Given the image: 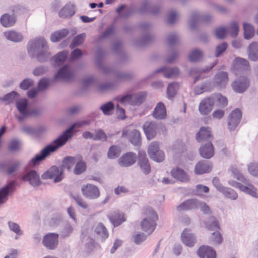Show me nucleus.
Wrapping results in <instances>:
<instances>
[{"label":"nucleus","instance_id":"nucleus-1","mask_svg":"<svg viewBox=\"0 0 258 258\" xmlns=\"http://www.w3.org/2000/svg\"><path fill=\"white\" fill-rule=\"evenodd\" d=\"M76 126L79 127L83 126L81 122L74 123L51 144L45 146L40 151L39 154L36 155L29 161L28 165L32 167L38 165L40 162L49 156L51 153L55 152L58 148L64 146L73 137L74 130Z\"/></svg>","mask_w":258,"mask_h":258},{"label":"nucleus","instance_id":"nucleus-2","mask_svg":"<svg viewBox=\"0 0 258 258\" xmlns=\"http://www.w3.org/2000/svg\"><path fill=\"white\" fill-rule=\"evenodd\" d=\"M27 51L32 58H35L40 62L47 61L51 56L49 46L43 37H36L29 41Z\"/></svg>","mask_w":258,"mask_h":258},{"label":"nucleus","instance_id":"nucleus-3","mask_svg":"<svg viewBox=\"0 0 258 258\" xmlns=\"http://www.w3.org/2000/svg\"><path fill=\"white\" fill-rule=\"evenodd\" d=\"M97 63L100 69L105 74H109L113 73L115 78L114 82H116L117 86L119 83L127 81L133 77V74L131 72L115 71L114 68L112 67L105 66L99 62H98Z\"/></svg>","mask_w":258,"mask_h":258},{"label":"nucleus","instance_id":"nucleus-4","mask_svg":"<svg viewBox=\"0 0 258 258\" xmlns=\"http://www.w3.org/2000/svg\"><path fill=\"white\" fill-rule=\"evenodd\" d=\"M75 72L73 68L69 65L61 67L54 76V80L62 81L66 83L73 82L75 79Z\"/></svg>","mask_w":258,"mask_h":258},{"label":"nucleus","instance_id":"nucleus-5","mask_svg":"<svg viewBox=\"0 0 258 258\" xmlns=\"http://www.w3.org/2000/svg\"><path fill=\"white\" fill-rule=\"evenodd\" d=\"M157 219V215L155 212L152 209L149 210L147 216L144 218L141 223L142 229L149 234H151L155 229Z\"/></svg>","mask_w":258,"mask_h":258},{"label":"nucleus","instance_id":"nucleus-6","mask_svg":"<svg viewBox=\"0 0 258 258\" xmlns=\"http://www.w3.org/2000/svg\"><path fill=\"white\" fill-rule=\"evenodd\" d=\"M86 234L91 238L98 237L102 240L105 239L108 236L106 228L101 223L95 224L91 228L88 229L86 231Z\"/></svg>","mask_w":258,"mask_h":258},{"label":"nucleus","instance_id":"nucleus-7","mask_svg":"<svg viewBox=\"0 0 258 258\" xmlns=\"http://www.w3.org/2000/svg\"><path fill=\"white\" fill-rule=\"evenodd\" d=\"M16 105L19 112V114L16 115V118L19 121L23 122L30 116L28 101L26 99H21L17 101Z\"/></svg>","mask_w":258,"mask_h":258},{"label":"nucleus","instance_id":"nucleus-8","mask_svg":"<svg viewBox=\"0 0 258 258\" xmlns=\"http://www.w3.org/2000/svg\"><path fill=\"white\" fill-rule=\"evenodd\" d=\"M63 167L56 166L51 167L41 175L43 179H53L55 183L60 182L63 178Z\"/></svg>","mask_w":258,"mask_h":258},{"label":"nucleus","instance_id":"nucleus-9","mask_svg":"<svg viewBox=\"0 0 258 258\" xmlns=\"http://www.w3.org/2000/svg\"><path fill=\"white\" fill-rule=\"evenodd\" d=\"M148 153L151 159L157 162H162L165 158L164 152L159 149V144L157 142H152L149 147Z\"/></svg>","mask_w":258,"mask_h":258},{"label":"nucleus","instance_id":"nucleus-10","mask_svg":"<svg viewBox=\"0 0 258 258\" xmlns=\"http://www.w3.org/2000/svg\"><path fill=\"white\" fill-rule=\"evenodd\" d=\"M82 195L89 200L96 199L100 196V191L96 185L88 183L84 184L81 187Z\"/></svg>","mask_w":258,"mask_h":258},{"label":"nucleus","instance_id":"nucleus-11","mask_svg":"<svg viewBox=\"0 0 258 258\" xmlns=\"http://www.w3.org/2000/svg\"><path fill=\"white\" fill-rule=\"evenodd\" d=\"M248 61L244 58L237 57L232 63V69L235 75L244 73L249 69Z\"/></svg>","mask_w":258,"mask_h":258},{"label":"nucleus","instance_id":"nucleus-12","mask_svg":"<svg viewBox=\"0 0 258 258\" xmlns=\"http://www.w3.org/2000/svg\"><path fill=\"white\" fill-rule=\"evenodd\" d=\"M234 92L242 93L245 92L249 86V81L245 76L236 79L231 85Z\"/></svg>","mask_w":258,"mask_h":258},{"label":"nucleus","instance_id":"nucleus-13","mask_svg":"<svg viewBox=\"0 0 258 258\" xmlns=\"http://www.w3.org/2000/svg\"><path fill=\"white\" fill-rule=\"evenodd\" d=\"M22 179L24 181L29 182L33 186H38L41 184L39 175L34 170H26Z\"/></svg>","mask_w":258,"mask_h":258},{"label":"nucleus","instance_id":"nucleus-14","mask_svg":"<svg viewBox=\"0 0 258 258\" xmlns=\"http://www.w3.org/2000/svg\"><path fill=\"white\" fill-rule=\"evenodd\" d=\"M42 243L47 249H55L58 244V234L56 233H49L44 236Z\"/></svg>","mask_w":258,"mask_h":258},{"label":"nucleus","instance_id":"nucleus-15","mask_svg":"<svg viewBox=\"0 0 258 258\" xmlns=\"http://www.w3.org/2000/svg\"><path fill=\"white\" fill-rule=\"evenodd\" d=\"M200 19L204 22L208 23L212 20V16L209 13L201 16L197 12H192L188 19V24L191 29L196 28L197 22Z\"/></svg>","mask_w":258,"mask_h":258},{"label":"nucleus","instance_id":"nucleus-16","mask_svg":"<svg viewBox=\"0 0 258 258\" xmlns=\"http://www.w3.org/2000/svg\"><path fill=\"white\" fill-rule=\"evenodd\" d=\"M214 104V98L207 97L203 99L199 106V110L202 115H206L209 114L212 110Z\"/></svg>","mask_w":258,"mask_h":258},{"label":"nucleus","instance_id":"nucleus-17","mask_svg":"<svg viewBox=\"0 0 258 258\" xmlns=\"http://www.w3.org/2000/svg\"><path fill=\"white\" fill-rule=\"evenodd\" d=\"M242 113L239 109H235L232 111L228 117V127L230 131L234 130L239 123Z\"/></svg>","mask_w":258,"mask_h":258},{"label":"nucleus","instance_id":"nucleus-18","mask_svg":"<svg viewBox=\"0 0 258 258\" xmlns=\"http://www.w3.org/2000/svg\"><path fill=\"white\" fill-rule=\"evenodd\" d=\"M148 140L153 139L157 134L158 125L155 121H147L143 126Z\"/></svg>","mask_w":258,"mask_h":258},{"label":"nucleus","instance_id":"nucleus-19","mask_svg":"<svg viewBox=\"0 0 258 258\" xmlns=\"http://www.w3.org/2000/svg\"><path fill=\"white\" fill-rule=\"evenodd\" d=\"M136 160V154L133 152H128L123 155L118 159V164L121 167H128L134 164Z\"/></svg>","mask_w":258,"mask_h":258},{"label":"nucleus","instance_id":"nucleus-20","mask_svg":"<svg viewBox=\"0 0 258 258\" xmlns=\"http://www.w3.org/2000/svg\"><path fill=\"white\" fill-rule=\"evenodd\" d=\"M138 164L141 169L145 174H148L151 171V166L149 162L145 152H139V161Z\"/></svg>","mask_w":258,"mask_h":258},{"label":"nucleus","instance_id":"nucleus-21","mask_svg":"<svg viewBox=\"0 0 258 258\" xmlns=\"http://www.w3.org/2000/svg\"><path fill=\"white\" fill-rule=\"evenodd\" d=\"M199 200L197 199H191L185 201L179 205L176 209L178 211H187L197 209Z\"/></svg>","mask_w":258,"mask_h":258},{"label":"nucleus","instance_id":"nucleus-22","mask_svg":"<svg viewBox=\"0 0 258 258\" xmlns=\"http://www.w3.org/2000/svg\"><path fill=\"white\" fill-rule=\"evenodd\" d=\"M212 169V165L209 161L201 160L196 165L195 172L196 174H203L210 172Z\"/></svg>","mask_w":258,"mask_h":258},{"label":"nucleus","instance_id":"nucleus-23","mask_svg":"<svg viewBox=\"0 0 258 258\" xmlns=\"http://www.w3.org/2000/svg\"><path fill=\"white\" fill-rule=\"evenodd\" d=\"M201 156L205 159H210L214 156V150L211 142L202 145L199 150Z\"/></svg>","mask_w":258,"mask_h":258},{"label":"nucleus","instance_id":"nucleus-24","mask_svg":"<svg viewBox=\"0 0 258 258\" xmlns=\"http://www.w3.org/2000/svg\"><path fill=\"white\" fill-rule=\"evenodd\" d=\"M218 63V59L214 61L213 64L210 66L207 67L206 68H194L191 69L189 72L190 75L197 76L195 77L194 83L199 80L202 77V75L210 71Z\"/></svg>","mask_w":258,"mask_h":258},{"label":"nucleus","instance_id":"nucleus-25","mask_svg":"<svg viewBox=\"0 0 258 258\" xmlns=\"http://www.w3.org/2000/svg\"><path fill=\"white\" fill-rule=\"evenodd\" d=\"M15 185V181H12L0 189V205L7 201L8 195L14 190Z\"/></svg>","mask_w":258,"mask_h":258},{"label":"nucleus","instance_id":"nucleus-26","mask_svg":"<svg viewBox=\"0 0 258 258\" xmlns=\"http://www.w3.org/2000/svg\"><path fill=\"white\" fill-rule=\"evenodd\" d=\"M159 73H162L163 76L166 78H174L178 76L179 70L177 67H162L154 72L155 74Z\"/></svg>","mask_w":258,"mask_h":258},{"label":"nucleus","instance_id":"nucleus-27","mask_svg":"<svg viewBox=\"0 0 258 258\" xmlns=\"http://www.w3.org/2000/svg\"><path fill=\"white\" fill-rule=\"evenodd\" d=\"M183 243L188 247H192L196 242V238L188 229H184L181 235Z\"/></svg>","mask_w":258,"mask_h":258},{"label":"nucleus","instance_id":"nucleus-28","mask_svg":"<svg viewBox=\"0 0 258 258\" xmlns=\"http://www.w3.org/2000/svg\"><path fill=\"white\" fill-rule=\"evenodd\" d=\"M197 254L201 258H216L215 251L209 246H202L197 250Z\"/></svg>","mask_w":258,"mask_h":258},{"label":"nucleus","instance_id":"nucleus-29","mask_svg":"<svg viewBox=\"0 0 258 258\" xmlns=\"http://www.w3.org/2000/svg\"><path fill=\"white\" fill-rule=\"evenodd\" d=\"M75 13V6L71 4H68L59 11L58 15L60 18L67 19L73 16Z\"/></svg>","mask_w":258,"mask_h":258},{"label":"nucleus","instance_id":"nucleus-30","mask_svg":"<svg viewBox=\"0 0 258 258\" xmlns=\"http://www.w3.org/2000/svg\"><path fill=\"white\" fill-rule=\"evenodd\" d=\"M243 183L244 185H242V186L240 187V190L254 198H257L258 194L257 192V188L251 183L250 181L248 179H247L246 182Z\"/></svg>","mask_w":258,"mask_h":258},{"label":"nucleus","instance_id":"nucleus-31","mask_svg":"<svg viewBox=\"0 0 258 258\" xmlns=\"http://www.w3.org/2000/svg\"><path fill=\"white\" fill-rule=\"evenodd\" d=\"M212 137L211 129L208 126H203L196 134V140L198 142H202Z\"/></svg>","mask_w":258,"mask_h":258},{"label":"nucleus","instance_id":"nucleus-32","mask_svg":"<svg viewBox=\"0 0 258 258\" xmlns=\"http://www.w3.org/2000/svg\"><path fill=\"white\" fill-rule=\"evenodd\" d=\"M152 114L156 119H164L166 116V111L164 104L162 102L158 103L156 105Z\"/></svg>","mask_w":258,"mask_h":258},{"label":"nucleus","instance_id":"nucleus-33","mask_svg":"<svg viewBox=\"0 0 258 258\" xmlns=\"http://www.w3.org/2000/svg\"><path fill=\"white\" fill-rule=\"evenodd\" d=\"M215 83L220 87L225 86L228 81V73L225 72L217 73L214 78Z\"/></svg>","mask_w":258,"mask_h":258},{"label":"nucleus","instance_id":"nucleus-34","mask_svg":"<svg viewBox=\"0 0 258 258\" xmlns=\"http://www.w3.org/2000/svg\"><path fill=\"white\" fill-rule=\"evenodd\" d=\"M171 174L173 177L181 182H186L189 180V177L185 172L181 169L176 168L171 171Z\"/></svg>","mask_w":258,"mask_h":258},{"label":"nucleus","instance_id":"nucleus-35","mask_svg":"<svg viewBox=\"0 0 258 258\" xmlns=\"http://www.w3.org/2000/svg\"><path fill=\"white\" fill-rule=\"evenodd\" d=\"M248 58L252 61L258 60V43L256 42H252L247 49Z\"/></svg>","mask_w":258,"mask_h":258},{"label":"nucleus","instance_id":"nucleus-36","mask_svg":"<svg viewBox=\"0 0 258 258\" xmlns=\"http://www.w3.org/2000/svg\"><path fill=\"white\" fill-rule=\"evenodd\" d=\"M99 109L102 112L104 115L110 116L112 115L114 113L115 105L112 102L109 101L100 105Z\"/></svg>","mask_w":258,"mask_h":258},{"label":"nucleus","instance_id":"nucleus-37","mask_svg":"<svg viewBox=\"0 0 258 258\" xmlns=\"http://www.w3.org/2000/svg\"><path fill=\"white\" fill-rule=\"evenodd\" d=\"M4 36L6 38L14 42H19L23 40V36L22 34L15 31H8L4 33Z\"/></svg>","mask_w":258,"mask_h":258},{"label":"nucleus","instance_id":"nucleus-38","mask_svg":"<svg viewBox=\"0 0 258 258\" xmlns=\"http://www.w3.org/2000/svg\"><path fill=\"white\" fill-rule=\"evenodd\" d=\"M86 163L82 160V156L79 155L78 160L74 169V173L76 175L81 174L86 170Z\"/></svg>","mask_w":258,"mask_h":258},{"label":"nucleus","instance_id":"nucleus-39","mask_svg":"<svg viewBox=\"0 0 258 258\" xmlns=\"http://www.w3.org/2000/svg\"><path fill=\"white\" fill-rule=\"evenodd\" d=\"M243 29L244 31V37L245 39L249 40L254 36V28L250 23H243Z\"/></svg>","mask_w":258,"mask_h":258},{"label":"nucleus","instance_id":"nucleus-40","mask_svg":"<svg viewBox=\"0 0 258 258\" xmlns=\"http://www.w3.org/2000/svg\"><path fill=\"white\" fill-rule=\"evenodd\" d=\"M0 21L4 27H9L14 25L16 22V18L14 15L5 14L1 17Z\"/></svg>","mask_w":258,"mask_h":258},{"label":"nucleus","instance_id":"nucleus-41","mask_svg":"<svg viewBox=\"0 0 258 258\" xmlns=\"http://www.w3.org/2000/svg\"><path fill=\"white\" fill-rule=\"evenodd\" d=\"M128 138L131 143L135 145H140L141 141V134L139 131L133 130L128 133Z\"/></svg>","mask_w":258,"mask_h":258},{"label":"nucleus","instance_id":"nucleus-42","mask_svg":"<svg viewBox=\"0 0 258 258\" xmlns=\"http://www.w3.org/2000/svg\"><path fill=\"white\" fill-rule=\"evenodd\" d=\"M68 34L69 30L68 29H61L52 33L50 36V39L52 42H57L61 39L66 37Z\"/></svg>","mask_w":258,"mask_h":258},{"label":"nucleus","instance_id":"nucleus-43","mask_svg":"<svg viewBox=\"0 0 258 258\" xmlns=\"http://www.w3.org/2000/svg\"><path fill=\"white\" fill-rule=\"evenodd\" d=\"M78 158L79 155L74 157H66L63 160V166L62 167H63V168L66 167L69 171H70L74 164L76 163Z\"/></svg>","mask_w":258,"mask_h":258},{"label":"nucleus","instance_id":"nucleus-44","mask_svg":"<svg viewBox=\"0 0 258 258\" xmlns=\"http://www.w3.org/2000/svg\"><path fill=\"white\" fill-rule=\"evenodd\" d=\"M146 99V94L144 92H139L133 94V106H137L141 104Z\"/></svg>","mask_w":258,"mask_h":258},{"label":"nucleus","instance_id":"nucleus-45","mask_svg":"<svg viewBox=\"0 0 258 258\" xmlns=\"http://www.w3.org/2000/svg\"><path fill=\"white\" fill-rule=\"evenodd\" d=\"M206 228L209 230H214L219 228L218 221L214 216H210L205 223Z\"/></svg>","mask_w":258,"mask_h":258},{"label":"nucleus","instance_id":"nucleus-46","mask_svg":"<svg viewBox=\"0 0 258 258\" xmlns=\"http://www.w3.org/2000/svg\"><path fill=\"white\" fill-rule=\"evenodd\" d=\"M141 12H149L153 14H157L160 11V8L158 7H154L151 8L150 4L148 2H144L140 10Z\"/></svg>","mask_w":258,"mask_h":258},{"label":"nucleus","instance_id":"nucleus-47","mask_svg":"<svg viewBox=\"0 0 258 258\" xmlns=\"http://www.w3.org/2000/svg\"><path fill=\"white\" fill-rule=\"evenodd\" d=\"M68 51H62L58 53L55 56L53 57L55 63L56 65L59 66L62 64L66 60L68 55Z\"/></svg>","mask_w":258,"mask_h":258},{"label":"nucleus","instance_id":"nucleus-48","mask_svg":"<svg viewBox=\"0 0 258 258\" xmlns=\"http://www.w3.org/2000/svg\"><path fill=\"white\" fill-rule=\"evenodd\" d=\"M121 150L119 147L117 146H111L107 153V157L109 159H115L119 156Z\"/></svg>","mask_w":258,"mask_h":258},{"label":"nucleus","instance_id":"nucleus-49","mask_svg":"<svg viewBox=\"0 0 258 258\" xmlns=\"http://www.w3.org/2000/svg\"><path fill=\"white\" fill-rule=\"evenodd\" d=\"M226 198L232 200H235L238 198V195L233 189L229 187H225L221 191Z\"/></svg>","mask_w":258,"mask_h":258},{"label":"nucleus","instance_id":"nucleus-50","mask_svg":"<svg viewBox=\"0 0 258 258\" xmlns=\"http://www.w3.org/2000/svg\"><path fill=\"white\" fill-rule=\"evenodd\" d=\"M117 86L116 82L114 81L105 82L98 87V89L100 91L105 92L111 90L115 88Z\"/></svg>","mask_w":258,"mask_h":258},{"label":"nucleus","instance_id":"nucleus-51","mask_svg":"<svg viewBox=\"0 0 258 258\" xmlns=\"http://www.w3.org/2000/svg\"><path fill=\"white\" fill-rule=\"evenodd\" d=\"M179 88L178 84L177 83H170L167 89V94L169 98H172L174 97Z\"/></svg>","mask_w":258,"mask_h":258},{"label":"nucleus","instance_id":"nucleus-52","mask_svg":"<svg viewBox=\"0 0 258 258\" xmlns=\"http://www.w3.org/2000/svg\"><path fill=\"white\" fill-rule=\"evenodd\" d=\"M228 32L232 37H235L239 32V26L237 22H232L230 25L226 28Z\"/></svg>","mask_w":258,"mask_h":258},{"label":"nucleus","instance_id":"nucleus-53","mask_svg":"<svg viewBox=\"0 0 258 258\" xmlns=\"http://www.w3.org/2000/svg\"><path fill=\"white\" fill-rule=\"evenodd\" d=\"M203 55V53L201 50L195 49L189 54L188 58L191 61H197L202 58Z\"/></svg>","mask_w":258,"mask_h":258},{"label":"nucleus","instance_id":"nucleus-54","mask_svg":"<svg viewBox=\"0 0 258 258\" xmlns=\"http://www.w3.org/2000/svg\"><path fill=\"white\" fill-rule=\"evenodd\" d=\"M109 219L114 226L120 225L125 221L122 214H115L114 216L109 217Z\"/></svg>","mask_w":258,"mask_h":258},{"label":"nucleus","instance_id":"nucleus-55","mask_svg":"<svg viewBox=\"0 0 258 258\" xmlns=\"http://www.w3.org/2000/svg\"><path fill=\"white\" fill-rule=\"evenodd\" d=\"M197 209H200L205 215H210L212 214V210L209 206L206 203L200 200L198 203Z\"/></svg>","mask_w":258,"mask_h":258},{"label":"nucleus","instance_id":"nucleus-56","mask_svg":"<svg viewBox=\"0 0 258 258\" xmlns=\"http://www.w3.org/2000/svg\"><path fill=\"white\" fill-rule=\"evenodd\" d=\"M73 230L72 226L69 223L64 225L63 229L60 232V235L62 237H67L70 235Z\"/></svg>","mask_w":258,"mask_h":258},{"label":"nucleus","instance_id":"nucleus-57","mask_svg":"<svg viewBox=\"0 0 258 258\" xmlns=\"http://www.w3.org/2000/svg\"><path fill=\"white\" fill-rule=\"evenodd\" d=\"M212 97L214 98V102L215 101L218 102L219 106L225 107L227 105L228 101L227 98L221 94H217Z\"/></svg>","mask_w":258,"mask_h":258},{"label":"nucleus","instance_id":"nucleus-58","mask_svg":"<svg viewBox=\"0 0 258 258\" xmlns=\"http://www.w3.org/2000/svg\"><path fill=\"white\" fill-rule=\"evenodd\" d=\"M151 39L152 36L149 34H146L136 41V45L137 46H144L149 43Z\"/></svg>","mask_w":258,"mask_h":258},{"label":"nucleus","instance_id":"nucleus-59","mask_svg":"<svg viewBox=\"0 0 258 258\" xmlns=\"http://www.w3.org/2000/svg\"><path fill=\"white\" fill-rule=\"evenodd\" d=\"M166 40L169 45H176L178 42L179 36L175 33H171L167 36Z\"/></svg>","mask_w":258,"mask_h":258},{"label":"nucleus","instance_id":"nucleus-60","mask_svg":"<svg viewBox=\"0 0 258 258\" xmlns=\"http://www.w3.org/2000/svg\"><path fill=\"white\" fill-rule=\"evenodd\" d=\"M210 89V83L205 82L200 86H197L195 89V92L196 94H200L204 92L208 91Z\"/></svg>","mask_w":258,"mask_h":258},{"label":"nucleus","instance_id":"nucleus-61","mask_svg":"<svg viewBox=\"0 0 258 258\" xmlns=\"http://www.w3.org/2000/svg\"><path fill=\"white\" fill-rule=\"evenodd\" d=\"M248 170L252 176H258V162H251L247 165Z\"/></svg>","mask_w":258,"mask_h":258},{"label":"nucleus","instance_id":"nucleus-62","mask_svg":"<svg viewBox=\"0 0 258 258\" xmlns=\"http://www.w3.org/2000/svg\"><path fill=\"white\" fill-rule=\"evenodd\" d=\"M50 80L46 78H42L38 82V89L39 91H43L48 88L49 86Z\"/></svg>","mask_w":258,"mask_h":258},{"label":"nucleus","instance_id":"nucleus-63","mask_svg":"<svg viewBox=\"0 0 258 258\" xmlns=\"http://www.w3.org/2000/svg\"><path fill=\"white\" fill-rule=\"evenodd\" d=\"M9 228L13 232L16 233L17 235H22L23 231L20 229V226L16 223L12 221H9L8 223Z\"/></svg>","mask_w":258,"mask_h":258},{"label":"nucleus","instance_id":"nucleus-64","mask_svg":"<svg viewBox=\"0 0 258 258\" xmlns=\"http://www.w3.org/2000/svg\"><path fill=\"white\" fill-rule=\"evenodd\" d=\"M73 199L81 208L83 209H87L89 208V205L80 196H73Z\"/></svg>","mask_w":258,"mask_h":258}]
</instances>
